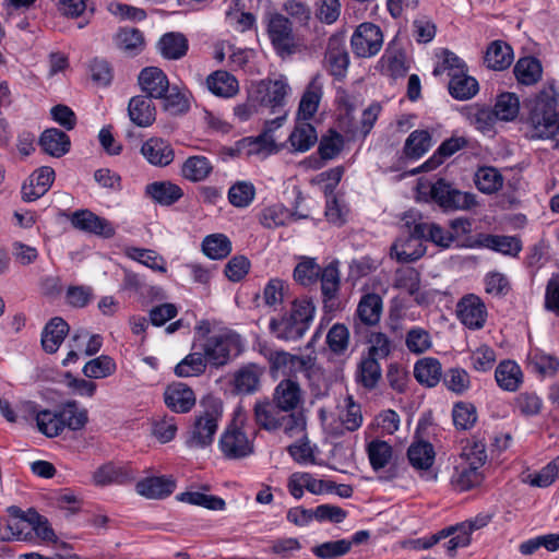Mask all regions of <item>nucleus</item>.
Listing matches in <instances>:
<instances>
[{
    "label": "nucleus",
    "mask_w": 559,
    "mask_h": 559,
    "mask_svg": "<svg viewBox=\"0 0 559 559\" xmlns=\"http://www.w3.org/2000/svg\"><path fill=\"white\" fill-rule=\"evenodd\" d=\"M526 369L540 379L552 378L559 370V359L539 348L531 349L526 357Z\"/></svg>",
    "instance_id": "nucleus-18"
},
{
    "label": "nucleus",
    "mask_w": 559,
    "mask_h": 559,
    "mask_svg": "<svg viewBox=\"0 0 559 559\" xmlns=\"http://www.w3.org/2000/svg\"><path fill=\"white\" fill-rule=\"evenodd\" d=\"M402 222L408 235L406 239L400 238L394 242L392 254L401 263H412L419 259V222L413 213H406Z\"/></svg>",
    "instance_id": "nucleus-9"
},
{
    "label": "nucleus",
    "mask_w": 559,
    "mask_h": 559,
    "mask_svg": "<svg viewBox=\"0 0 559 559\" xmlns=\"http://www.w3.org/2000/svg\"><path fill=\"white\" fill-rule=\"evenodd\" d=\"M431 200L444 211L469 210L476 204L475 195L453 188L443 178L430 186L428 192L421 191V202Z\"/></svg>",
    "instance_id": "nucleus-5"
},
{
    "label": "nucleus",
    "mask_w": 559,
    "mask_h": 559,
    "mask_svg": "<svg viewBox=\"0 0 559 559\" xmlns=\"http://www.w3.org/2000/svg\"><path fill=\"white\" fill-rule=\"evenodd\" d=\"M202 250L209 258L221 260L230 253L231 242L228 237L223 234H213L204 238Z\"/></svg>",
    "instance_id": "nucleus-48"
},
{
    "label": "nucleus",
    "mask_w": 559,
    "mask_h": 559,
    "mask_svg": "<svg viewBox=\"0 0 559 559\" xmlns=\"http://www.w3.org/2000/svg\"><path fill=\"white\" fill-rule=\"evenodd\" d=\"M478 91V81L468 74L467 64L449 76L448 92L450 96L456 100H468L473 98Z\"/></svg>",
    "instance_id": "nucleus-16"
},
{
    "label": "nucleus",
    "mask_w": 559,
    "mask_h": 559,
    "mask_svg": "<svg viewBox=\"0 0 559 559\" xmlns=\"http://www.w3.org/2000/svg\"><path fill=\"white\" fill-rule=\"evenodd\" d=\"M441 362L437 358H421V385L435 388L443 377Z\"/></svg>",
    "instance_id": "nucleus-64"
},
{
    "label": "nucleus",
    "mask_w": 559,
    "mask_h": 559,
    "mask_svg": "<svg viewBox=\"0 0 559 559\" xmlns=\"http://www.w3.org/2000/svg\"><path fill=\"white\" fill-rule=\"evenodd\" d=\"M352 549V543L347 539L325 542L314 546L311 551L320 559H335L348 554Z\"/></svg>",
    "instance_id": "nucleus-59"
},
{
    "label": "nucleus",
    "mask_w": 559,
    "mask_h": 559,
    "mask_svg": "<svg viewBox=\"0 0 559 559\" xmlns=\"http://www.w3.org/2000/svg\"><path fill=\"white\" fill-rule=\"evenodd\" d=\"M273 369L283 370V373L304 372L308 376L314 366V359L310 356H296L287 352H275L271 356Z\"/></svg>",
    "instance_id": "nucleus-23"
},
{
    "label": "nucleus",
    "mask_w": 559,
    "mask_h": 559,
    "mask_svg": "<svg viewBox=\"0 0 559 559\" xmlns=\"http://www.w3.org/2000/svg\"><path fill=\"white\" fill-rule=\"evenodd\" d=\"M187 355L176 367L175 373L178 377H194L202 374L206 369V361L200 349Z\"/></svg>",
    "instance_id": "nucleus-51"
},
{
    "label": "nucleus",
    "mask_w": 559,
    "mask_h": 559,
    "mask_svg": "<svg viewBox=\"0 0 559 559\" xmlns=\"http://www.w3.org/2000/svg\"><path fill=\"white\" fill-rule=\"evenodd\" d=\"M289 93L290 86L286 76L269 78L258 83L255 100L260 105L271 108L272 112H280L284 108Z\"/></svg>",
    "instance_id": "nucleus-6"
},
{
    "label": "nucleus",
    "mask_w": 559,
    "mask_h": 559,
    "mask_svg": "<svg viewBox=\"0 0 559 559\" xmlns=\"http://www.w3.org/2000/svg\"><path fill=\"white\" fill-rule=\"evenodd\" d=\"M294 215L282 205H272L262 211L260 222L264 227L272 229L287 224Z\"/></svg>",
    "instance_id": "nucleus-63"
},
{
    "label": "nucleus",
    "mask_w": 559,
    "mask_h": 559,
    "mask_svg": "<svg viewBox=\"0 0 559 559\" xmlns=\"http://www.w3.org/2000/svg\"><path fill=\"white\" fill-rule=\"evenodd\" d=\"M219 449L230 460H238L253 452V443L247 433L236 426L228 427L219 439Z\"/></svg>",
    "instance_id": "nucleus-10"
},
{
    "label": "nucleus",
    "mask_w": 559,
    "mask_h": 559,
    "mask_svg": "<svg viewBox=\"0 0 559 559\" xmlns=\"http://www.w3.org/2000/svg\"><path fill=\"white\" fill-rule=\"evenodd\" d=\"M164 402L175 413H188L195 404V395L188 385L173 383L164 392Z\"/></svg>",
    "instance_id": "nucleus-20"
},
{
    "label": "nucleus",
    "mask_w": 559,
    "mask_h": 559,
    "mask_svg": "<svg viewBox=\"0 0 559 559\" xmlns=\"http://www.w3.org/2000/svg\"><path fill=\"white\" fill-rule=\"evenodd\" d=\"M468 141L464 136H451L444 140L435 153L421 163V173H429L441 166L449 157L465 148Z\"/></svg>",
    "instance_id": "nucleus-19"
},
{
    "label": "nucleus",
    "mask_w": 559,
    "mask_h": 559,
    "mask_svg": "<svg viewBox=\"0 0 559 559\" xmlns=\"http://www.w3.org/2000/svg\"><path fill=\"white\" fill-rule=\"evenodd\" d=\"M324 61L328 71L334 78L340 80L346 75L349 56L344 35L334 34L329 38Z\"/></svg>",
    "instance_id": "nucleus-11"
},
{
    "label": "nucleus",
    "mask_w": 559,
    "mask_h": 559,
    "mask_svg": "<svg viewBox=\"0 0 559 559\" xmlns=\"http://www.w3.org/2000/svg\"><path fill=\"white\" fill-rule=\"evenodd\" d=\"M139 84L151 98H162L169 91L168 78L157 67L144 68L139 74Z\"/></svg>",
    "instance_id": "nucleus-17"
},
{
    "label": "nucleus",
    "mask_w": 559,
    "mask_h": 559,
    "mask_svg": "<svg viewBox=\"0 0 559 559\" xmlns=\"http://www.w3.org/2000/svg\"><path fill=\"white\" fill-rule=\"evenodd\" d=\"M324 308L333 309L340 290L341 276L336 263H330L320 273Z\"/></svg>",
    "instance_id": "nucleus-30"
},
{
    "label": "nucleus",
    "mask_w": 559,
    "mask_h": 559,
    "mask_svg": "<svg viewBox=\"0 0 559 559\" xmlns=\"http://www.w3.org/2000/svg\"><path fill=\"white\" fill-rule=\"evenodd\" d=\"M513 73L520 84L533 85L540 80L543 67L536 57L525 56L516 61Z\"/></svg>",
    "instance_id": "nucleus-36"
},
{
    "label": "nucleus",
    "mask_w": 559,
    "mask_h": 559,
    "mask_svg": "<svg viewBox=\"0 0 559 559\" xmlns=\"http://www.w3.org/2000/svg\"><path fill=\"white\" fill-rule=\"evenodd\" d=\"M495 379L499 388L508 392L516 391L523 382L521 367L514 360H502L495 370Z\"/></svg>",
    "instance_id": "nucleus-28"
},
{
    "label": "nucleus",
    "mask_w": 559,
    "mask_h": 559,
    "mask_svg": "<svg viewBox=\"0 0 559 559\" xmlns=\"http://www.w3.org/2000/svg\"><path fill=\"white\" fill-rule=\"evenodd\" d=\"M466 62L448 48H438L435 50V64L432 69L433 76H440L447 73L448 76L465 67Z\"/></svg>",
    "instance_id": "nucleus-42"
},
{
    "label": "nucleus",
    "mask_w": 559,
    "mask_h": 559,
    "mask_svg": "<svg viewBox=\"0 0 559 559\" xmlns=\"http://www.w3.org/2000/svg\"><path fill=\"white\" fill-rule=\"evenodd\" d=\"M69 332V324L60 317L52 318L41 333V346L48 354L58 350Z\"/></svg>",
    "instance_id": "nucleus-29"
},
{
    "label": "nucleus",
    "mask_w": 559,
    "mask_h": 559,
    "mask_svg": "<svg viewBox=\"0 0 559 559\" xmlns=\"http://www.w3.org/2000/svg\"><path fill=\"white\" fill-rule=\"evenodd\" d=\"M59 411L60 420L62 421V431L68 428L70 430H81L87 424V411L80 408L78 402H67Z\"/></svg>",
    "instance_id": "nucleus-43"
},
{
    "label": "nucleus",
    "mask_w": 559,
    "mask_h": 559,
    "mask_svg": "<svg viewBox=\"0 0 559 559\" xmlns=\"http://www.w3.org/2000/svg\"><path fill=\"white\" fill-rule=\"evenodd\" d=\"M357 318L367 326L376 325L382 313V298L378 294H366L357 306Z\"/></svg>",
    "instance_id": "nucleus-37"
},
{
    "label": "nucleus",
    "mask_w": 559,
    "mask_h": 559,
    "mask_svg": "<svg viewBox=\"0 0 559 559\" xmlns=\"http://www.w3.org/2000/svg\"><path fill=\"white\" fill-rule=\"evenodd\" d=\"M157 49L164 58L178 60L188 51V39L181 33L169 32L160 37Z\"/></svg>",
    "instance_id": "nucleus-35"
},
{
    "label": "nucleus",
    "mask_w": 559,
    "mask_h": 559,
    "mask_svg": "<svg viewBox=\"0 0 559 559\" xmlns=\"http://www.w3.org/2000/svg\"><path fill=\"white\" fill-rule=\"evenodd\" d=\"M145 193L156 203L169 206L182 198V189L170 181H154L145 187Z\"/></svg>",
    "instance_id": "nucleus-33"
},
{
    "label": "nucleus",
    "mask_w": 559,
    "mask_h": 559,
    "mask_svg": "<svg viewBox=\"0 0 559 559\" xmlns=\"http://www.w3.org/2000/svg\"><path fill=\"white\" fill-rule=\"evenodd\" d=\"M222 413L223 406L218 399L214 396L203 397L188 431L186 444L192 449H201L212 444Z\"/></svg>",
    "instance_id": "nucleus-2"
},
{
    "label": "nucleus",
    "mask_w": 559,
    "mask_h": 559,
    "mask_svg": "<svg viewBox=\"0 0 559 559\" xmlns=\"http://www.w3.org/2000/svg\"><path fill=\"white\" fill-rule=\"evenodd\" d=\"M176 488L171 477L154 476L138 481L136 491L148 499H164L170 496Z\"/></svg>",
    "instance_id": "nucleus-25"
},
{
    "label": "nucleus",
    "mask_w": 559,
    "mask_h": 559,
    "mask_svg": "<svg viewBox=\"0 0 559 559\" xmlns=\"http://www.w3.org/2000/svg\"><path fill=\"white\" fill-rule=\"evenodd\" d=\"M212 170L213 165L207 157L194 155L188 157L182 164L181 176L191 182H200L205 180Z\"/></svg>",
    "instance_id": "nucleus-40"
},
{
    "label": "nucleus",
    "mask_w": 559,
    "mask_h": 559,
    "mask_svg": "<svg viewBox=\"0 0 559 559\" xmlns=\"http://www.w3.org/2000/svg\"><path fill=\"white\" fill-rule=\"evenodd\" d=\"M321 270L316 259L304 258L294 270V278L304 286H310L318 281Z\"/></svg>",
    "instance_id": "nucleus-56"
},
{
    "label": "nucleus",
    "mask_w": 559,
    "mask_h": 559,
    "mask_svg": "<svg viewBox=\"0 0 559 559\" xmlns=\"http://www.w3.org/2000/svg\"><path fill=\"white\" fill-rule=\"evenodd\" d=\"M358 379L367 389H373L381 379V367L373 357L364 358L358 368Z\"/></svg>",
    "instance_id": "nucleus-60"
},
{
    "label": "nucleus",
    "mask_w": 559,
    "mask_h": 559,
    "mask_svg": "<svg viewBox=\"0 0 559 559\" xmlns=\"http://www.w3.org/2000/svg\"><path fill=\"white\" fill-rule=\"evenodd\" d=\"M474 182L480 192L491 194L502 187L503 177L497 168L481 166L475 173Z\"/></svg>",
    "instance_id": "nucleus-44"
},
{
    "label": "nucleus",
    "mask_w": 559,
    "mask_h": 559,
    "mask_svg": "<svg viewBox=\"0 0 559 559\" xmlns=\"http://www.w3.org/2000/svg\"><path fill=\"white\" fill-rule=\"evenodd\" d=\"M282 413L285 412L270 401H260L254 405V419L257 425L269 431L278 429Z\"/></svg>",
    "instance_id": "nucleus-41"
},
{
    "label": "nucleus",
    "mask_w": 559,
    "mask_h": 559,
    "mask_svg": "<svg viewBox=\"0 0 559 559\" xmlns=\"http://www.w3.org/2000/svg\"><path fill=\"white\" fill-rule=\"evenodd\" d=\"M369 462L373 471L385 467L392 459V447L383 440H372L367 444Z\"/></svg>",
    "instance_id": "nucleus-49"
},
{
    "label": "nucleus",
    "mask_w": 559,
    "mask_h": 559,
    "mask_svg": "<svg viewBox=\"0 0 559 559\" xmlns=\"http://www.w3.org/2000/svg\"><path fill=\"white\" fill-rule=\"evenodd\" d=\"M267 34L278 56L286 58L297 50L292 22L282 14H274L267 24Z\"/></svg>",
    "instance_id": "nucleus-8"
},
{
    "label": "nucleus",
    "mask_w": 559,
    "mask_h": 559,
    "mask_svg": "<svg viewBox=\"0 0 559 559\" xmlns=\"http://www.w3.org/2000/svg\"><path fill=\"white\" fill-rule=\"evenodd\" d=\"M514 58L512 47L504 40L496 39L491 41L484 55V64L495 71L508 69Z\"/></svg>",
    "instance_id": "nucleus-21"
},
{
    "label": "nucleus",
    "mask_w": 559,
    "mask_h": 559,
    "mask_svg": "<svg viewBox=\"0 0 559 559\" xmlns=\"http://www.w3.org/2000/svg\"><path fill=\"white\" fill-rule=\"evenodd\" d=\"M497 117L501 121H513L523 114V105L521 106L520 99L515 93L503 92L497 95L493 106Z\"/></svg>",
    "instance_id": "nucleus-38"
},
{
    "label": "nucleus",
    "mask_w": 559,
    "mask_h": 559,
    "mask_svg": "<svg viewBox=\"0 0 559 559\" xmlns=\"http://www.w3.org/2000/svg\"><path fill=\"white\" fill-rule=\"evenodd\" d=\"M288 140L294 151L306 152L316 144L318 135L314 127L304 121L296 124Z\"/></svg>",
    "instance_id": "nucleus-45"
},
{
    "label": "nucleus",
    "mask_w": 559,
    "mask_h": 559,
    "mask_svg": "<svg viewBox=\"0 0 559 559\" xmlns=\"http://www.w3.org/2000/svg\"><path fill=\"white\" fill-rule=\"evenodd\" d=\"M287 289L288 285L283 280L278 277L271 278L263 289L264 304L271 308L282 305Z\"/></svg>",
    "instance_id": "nucleus-61"
},
{
    "label": "nucleus",
    "mask_w": 559,
    "mask_h": 559,
    "mask_svg": "<svg viewBox=\"0 0 559 559\" xmlns=\"http://www.w3.org/2000/svg\"><path fill=\"white\" fill-rule=\"evenodd\" d=\"M322 94L323 84L321 81V75L317 74L311 79L301 96L298 107L299 119L308 121L314 116L318 110Z\"/></svg>",
    "instance_id": "nucleus-22"
},
{
    "label": "nucleus",
    "mask_w": 559,
    "mask_h": 559,
    "mask_svg": "<svg viewBox=\"0 0 559 559\" xmlns=\"http://www.w3.org/2000/svg\"><path fill=\"white\" fill-rule=\"evenodd\" d=\"M480 466L463 461L454 467L451 478L452 485L460 491H467L479 486L484 480V475L479 471Z\"/></svg>",
    "instance_id": "nucleus-26"
},
{
    "label": "nucleus",
    "mask_w": 559,
    "mask_h": 559,
    "mask_svg": "<svg viewBox=\"0 0 559 559\" xmlns=\"http://www.w3.org/2000/svg\"><path fill=\"white\" fill-rule=\"evenodd\" d=\"M262 368L255 364L242 366L234 373V389L239 394H252L258 391Z\"/></svg>",
    "instance_id": "nucleus-31"
},
{
    "label": "nucleus",
    "mask_w": 559,
    "mask_h": 559,
    "mask_svg": "<svg viewBox=\"0 0 559 559\" xmlns=\"http://www.w3.org/2000/svg\"><path fill=\"white\" fill-rule=\"evenodd\" d=\"M207 88L216 96L231 97L238 92V81L227 71L218 70L206 79Z\"/></svg>",
    "instance_id": "nucleus-39"
},
{
    "label": "nucleus",
    "mask_w": 559,
    "mask_h": 559,
    "mask_svg": "<svg viewBox=\"0 0 559 559\" xmlns=\"http://www.w3.org/2000/svg\"><path fill=\"white\" fill-rule=\"evenodd\" d=\"M115 43L120 50L129 55H138L144 48V36L138 28H120L116 34Z\"/></svg>",
    "instance_id": "nucleus-46"
},
{
    "label": "nucleus",
    "mask_w": 559,
    "mask_h": 559,
    "mask_svg": "<svg viewBox=\"0 0 559 559\" xmlns=\"http://www.w3.org/2000/svg\"><path fill=\"white\" fill-rule=\"evenodd\" d=\"M141 154L148 164L155 167H166L175 158L171 144L167 140L157 136L150 138L142 144Z\"/></svg>",
    "instance_id": "nucleus-15"
},
{
    "label": "nucleus",
    "mask_w": 559,
    "mask_h": 559,
    "mask_svg": "<svg viewBox=\"0 0 559 559\" xmlns=\"http://www.w3.org/2000/svg\"><path fill=\"white\" fill-rule=\"evenodd\" d=\"M254 194L255 189L252 183L239 181L229 188L228 200L234 206L246 207L253 201Z\"/></svg>",
    "instance_id": "nucleus-62"
},
{
    "label": "nucleus",
    "mask_w": 559,
    "mask_h": 559,
    "mask_svg": "<svg viewBox=\"0 0 559 559\" xmlns=\"http://www.w3.org/2000/svg\"><path fill=\"white\" fill-rule=\"evenodd\" d=\"M128 112L131 121L142 128L155 121L156 110L147 95H138L130 99Z\"/></svg>",
    "instance_id": "nucleus-27"
},
{
    "label": "nucleus",
    "mask_w": 559,
    "mask_h": 559,
    "mask_svg": "<svg viewBox=\"0 0 559 559\" xmlns=\"http://www.w3.org/2000/svg\"><path fill=\"white\" fill-rule=\"evenodd\" d=\"M126 254L128 258L140 262L153 271L160 273H165L167 271L163 257L158 255L153 250L131 247L126 250Z\"/></svg>",
    "instance_id": "nucleus-53"
},
{
    "label": "nucleus",
    "mask_w": 559,
    "mask_h": 559,
    "mask_svg": "<svg viewBox=\"0 0 559 559\" xmlns=\"http://www.w3.org/2000/svg\"><path fill=\"white\" fill-rule=\"evenodd\" d=\"M314 310L311 300L297 299L293 302L289 312H286L280 319H271L270 330L280 340L297 341L309 329Z\"/></svg>",
    "instance_id": "nucleus-3"
},
{
    "label": "nucleus",
    "mask_w": 559,
    "mask_h": 559,
    "mask_svg": "<svg viewBox=\"0 0 559 559\" xmlns=\"http://www.w3.org/2000/svg\"><path fill=\"white\" fill-rule=\"evenodd\" d=\"M116 371V364L109 356L102 355L90 360L83 368L85 377L91 379H102L111 376Z\"/></svg>",
    "instance_id": "nucleus-57"
},
{
    "label": "nucleus",
    "mask_w": 559,
    "mask_h": 559,
    "mask_svg": "<svg viewBox=\"0 0 559 559\" xmlns=\"http://www.w3.org/2000/svg\"><path fill=\"white\" fill-rule=\"evenodd\" d=\"M134 477V473L131 469L112 463L98 467L93 474V480L97 486L127 484L132 481Z\"/></svg>",
    "instance_id": "nucleus-32"
},
{
    "label": "nucleus",
    "mask_w": 559,
    "mask_h": 559,
    "mask_svg": "<svg viewBox=\"0 0 559 559\" xmlns=\"http://www.w3.org/2000/svg\"><path fill=\"white\" fill-rule=\"evenodd\" d=\"M476 247L487 248L503 255L516 258L523 249V242L516 235L479 234Z\"/></svg>",
    "instance_id": "nucleus-14"
},
{
    "label": "nucleus",
    "mask_w": 559,
    "mask_h": 559,
    "mask_svg": "<svg viewBox=\"0 0 559 559\" xmlns=\"http://www.w3.org/2000/svg\"><path fill=\"white\" fill-rule=\"evenodd\" d=\"M177 499L181 502H186L192 506L203 507L209 510H224L225 501L212 495H205L199 491H186L177 496Z\"/></svg>",
    "instance_id": "nucleus-55"
},
{
    "label": "nucleus",
    "mask_w": 559,
    "mask_h": 559,
    "mask_svg": "<svg viewBox=\"0 0 559 559\" xmlns=\"http://www.w3.org/2000/svg\"><path fill=\"white\" fill-rule=\"evenodd\" d=\"M452 419L456 429L468 430L477 420L476 407L473 403L459 401L452 408Z\"/></svg>",
    "instance_id": "nucleus-50"
},
{
    "label": "nucleus",
    "mask_w": 559,
    "mask_h": 559,
    "mask_svg": "<svg viewBox=\"0 0 559 559\" xmlns=\"http://www.w3.org/2000/svg\"><path fill=\"white\" fill-rule=\"evenodd\" d=\"M273 403L285 413L295 411L301 403V390L296 381L282 380L273 393Z\"/></svg>",
    "instance_id": "nucleus-24"
},
{
    "label": "nucleus",
    "mask_w": 559,
    "mask_h": 559,
    "mask_svg": "<svg viewBox=\"0 0 559 559\" xmlns=\"http://www.w3.org/2000/svg\"><path fill=\"white\" fill-rule=\"evenodd\" d=\"M441 380L444 386L456 395H463L471 389V377L460 367L445 370Z\"/></svg>",
    "instance_id": "nucleus-47"
},
{
    "label": "nucleus",
    "mask_w": 559,
    "mask_h": 559,
    "mask_svg": "<svg viewBox=\"0 0 559 559\" xmlns=\"http://www.w3.org/2000/svg\"><path fill=\"white\" fill-rule=\"evenodd\" d=\"M39 144L45 153L53 157H61L69 152L71 143L67 133L52 128L41 133Z\"/></svg>",
    "instance_id": "nucleus-34"
},
{
    "label": "nucleus",
    "mask_w": 559,
    "mask_h": 559,
    "mask_svg": "<svg viewBox=\"0 0 559 559\" xmlns=\"http://www.w3.org/2000/svg\"><path fill=\"white\" fill-rule=\"evenodd\" d=\"M383 34L381 28L369 22L357 26L350 38V46L355 56L370 58L376 56L382 48Z\"/></svg>",
    "instance_id": "nucleus-7"
},
{
    "label": "nucleus",
    "mask_w": 559,
    "mask_h": 559,
    "mask_svg": "<svg viewBox=\"0 0 559 559\" xmlns=\"http://www.w3.org/2000/svg\"><path fill=\"white\" fill-rule=\"evenodd\" d=\"M455 312L461 323L471 330H479L485 325L487 318L485 304L474 294L464 296L457 302Z\"/></svg>",
    "instance_id": "nucleus-12"
},
{
    "label": "nucleus",
    "mask_w": 559,
    "mask_h": 559,
    "mask_svg": "<svg viewBox=\"0 0 559 559\" xmlns=\"http://www.w3.org/2000/svg\"><path fill=\"white\" fill-rule=\"evenodd\" d=\"M240 336L228 329L214 332L211 336L197 338L193 349H200L207 365L218 368L225 366L233 352H239Z\"/></svg>",
    "instance_id": "nucleus-4"
},
{
    "label": "nucleus",
    "mask_w": 559,
    "mask_h": 559,
    "mask_svg": "<svg viewBox=\"0 0 559 559\" xmlns=\"http://www.w3.org/2000/svg\"><path fill=\"white\" fill-rule=\"evenodd\" d=\"M68 217L72 226L81 231L105 238H110L115 235L112 224L108 219L94 214L90 210H78L68 215Z\"/></svg>",
    "instance_id": "nucleus-13"
},
{
    "label": "nucleus",
    "mask_w": 559,
    "mask_h": 559,
    "mask_svg": "<svg viewBox=\"0 0 559 559\" xmlns=\"http://www.w3.org/2000/svg\"><path fill=\"white\" fill-rule=\"evenodd\" d=\"M239 144L247 150L248 155L272 154L280 151L273 135L263 132L255 138H246Z\"/></svg>",
    "instance_id": "nucleus-54"
},
{
    "label": "nucleus",
    "mask_w": 559,
    "mask_h": 559,
    "mask_svg": "<svg viewBox=\"0 0 559 559\" xmlns=\"http://www.w3.org/2000/svg\"><path fill=\"white\" fill-rule=\"evenodd\" d=\"M340 420L348 431L357 430L362 424L360 405L350 395L344 400V407L340 412Z\"/></svg>",
    "instance_id": "nucleus-58"
},
{
    "label": "nucleus",
    "mask_w": 559,
    "mask_h": 559,
    "mask_svg": "<svg viewBox=\"0 0 559 559\" xmlns=\"http://www.w3.org/2000/svg\"><path fill=\"white\" fill-rule=\"evenodd\" d=\"M559 93L555 83L523 100L521 123L530 129V140H550L552 148H559Z\"/></svg>",
    "instance_id": "nucleus-1"
},
{
    "label": "nucleus",
    "mask_w": 559,
    "mask_h": 559,
    "mask_svg": "<svg viewBox=\"0 0 559 559\" xmlns=\"http://www.w3.org/2000/svg\"><path fill=\"white\" fill-rule=\"evenodd\" d=\"M35 419L38 430L46 437L55 438L62 433V421L60 420L59 411H39Z\"/></svg>",
    "instance_id": "nucleus-52"
}]
</instances>
